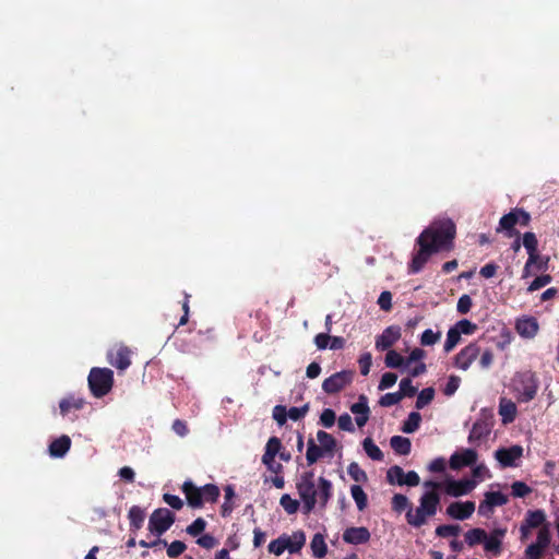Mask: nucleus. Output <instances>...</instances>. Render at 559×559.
Instances as JSON below:
<instances>
[{
    "label": "nucleus",
    "instance_id": "obj_30",
    "mask_svg": "<svg viewBox=\"0 0 559 559\" xmlns=\"http://www.w3.org/2000/svg\"><path fill=\"white\" fill-rule=\"evenodd\" d=\"M306 543V535L302 531H296L293 535H288V548L290 554H295L301 550Z\"/></svg>",
    "mask_w": 559,
    "mask_h": 559
},
{
    "label": "nucleus",
    "instance_id": "obj_54",
    "mask_svg": "<svg viewBox=\"0 0 559 559\" xmlns=\"http://www.w3.org/2000/svg\"><path fill=\"white\" fill-rule=\"evenodd\" d=\"M461 383V378L457 376H450L448 382L443 389V394L445 396H452L459 389Z\"/></svg>",
    "mask_w": 559,
    "mask_h": 559
},
{
    "label": "nucleus",
    "instance_id": "obj_14",
    "mask_svg": "<svg viewBox=\"0 0 559 559\" xmlns=\"http://www.w3.org/2000/svg\"><path fill=\"white\" fill-rule=\"evenodd\" d=\"M478 454L473 449H464L454 452L449 461L451 469L457 471L465 466H472L477 462Z\"/></svg>",
    "mask_w": 559,
    "mask_h": 559
},
{
    "label": "nucleus",
    "instance_id": "obj_43",
    "mask_svg": "<svg viewBox=\"0 0 559 559\" xmlns=\"http://www.w3.org/2000/svg\"><path fill=\"white\" fill-rule=\"evenodd\" d=\"M417 393V388L413 385L409 378H403L400 382V391L402 400L404 397H413Z\"/></svg>",
    "mask_w": 559,
    "mask_h": 559
},
{
    "label": "nucleus",
    "instance_id": "obj_8",
    "mask_svg": "<svg viewBox=\"0 0 559 559\" xmlns=\"http://www.w3.org/2000/svg\"><path fill=\"white\" fill-rule=\"evenodd\" d=\"M107 361L119 371H124L131 365V349L123 345H117L107 352Z\"/></svg>",
    "mask_w": 559,
    "mask_h": 559
},
{
    "label": "nucleus",
    "instance_id": "obj_64",
    "mask_svg": "<svg viewBox=\"0 0 559 559\" xmlns=\"http://www.w3.org/2000/svg\"><path fill=\"white\" fill-rule=\"evenodd\" d=\"M545 549L536 544H531L525 549V557L527 559H540Z\"/></svg>",
    "mask_w": 559,
    "mask_h": 559
},
{
    "label": "nucleus",
    "instance_id": "obj_45",
    "mask_svg": "<svg viewBox=\"0 0 559 559\" xmlns=\"http://www.w3.org/2000/svg\"><path fill=\"white\" fill-rule=\"evenodd\" d=\"M166 548L169 558H177L185 552L187 545L181 540H174L170 544L167 543Z\"/></svg>",
    "mask_w": 559,
    "mask_h": 559
},
{
    "label": "nucleus",
    "instance_id": "obj_27",
    "mask_svg": "<svg viewBox=\"0 0 559 559\" xmlns=\"http://www.w3.org/2000/svg\"><path fill=\"white\" fill-rule=\"evenodd\" d=\"M307 445L306 460L308 465L314 464L320 457L326 454V452L318 445L313 439H309Z\"/></svg>",
    "mask_w": 559,
    "mask_h": 559
},
{
    "label": "nucleus",
    "instance_id": "obj_33",
    "mask_svg": "<svg viewBox=\"0 0 559 559\" xmlns=\"http://www.w3.org/2000/svg\"><path fill=\"white\" fill-rule=\"evenodd\" d=\"M421 423V415L418 412L409 413L407 419L403 423L401 430L404 433H413L415 432Z\"/></svg>",
    "mask_w": 559,
    "mask_h": 559
},
{
    "label": "nucleus",
    "instance_id": "obj_57",
    "mask_svg": "<svg viewBox=\"0 0 559 559\" xmlns=\"http://www.w3.org/2000/svg\"><path fill=\"white\" fill-rule=\"evenodd\" d=\"M287 409L283 405H276L273 408V418L280 425L283 426L287 421Z\"/></svg>",
    "mask_w": 559,
    "mask_h": 559
},
{
    "label": "nucleus",
    "instance_id": "obj_49",
    "mask_svg": "<svg viewBox=\"0 0 559 559\" xmlns=\"http://www.w3.org/2000/svg\"><path fill=\"white\" fill-rule=\"evenodd\" d=\"M350 411L352 413L356 414V415H366V414H370V408L368 406V399L366 395H360L359 399H358V402L353 404L350 406Z\"/></svg>",
    "mask_w": 559,
    "mask_h": 559
},
{
    "label": "nucleus",
    "instance_id": "obj_60",
    "mask_svg": "<svg viewBox=\"0 0 559 559\" xmlns=\"http://www.w3.org/2000/svg\"><path fill=\"white\" fill-rule=\"evenodd\" d=\"M337 424H338V428L341 430L348 431V432L355 431V427H354L352 417L347 413L342 414L338 417Z\"/></svg>",
    "mask_w": 559,
    "mask_h": 559
},
{
    "label": "nucleus",
    "instance_id": "obj_38",
    "mask_svg": "<svg viewBox=\"0 0 559 559\" xmlns=\"http://www.w3.org/2000/svg\"><path fill=\"white\" fill-rule=\"evenodd\" d=\"M461 533L459 524H442L437 526L436 535L441 538L456 537Z\"/></svg>",
    "mask_w": 559,
    "mask_h": 559
},
{
    "label": "nucleus",
    "instance_id": "obj_26",
    "mask_svg": "<svg viewBox=\"0 0 559 559\" xmlns=\"http://www.w3.org/2000/svg\"><path fill=\"white\" fill-rule=\"evenodd\" d=\"M522 243L526 249L528 258H538V240L534 233L526 231L523 234Z\"/></svg>",
    "mask_w": 559,
    "mask_h": 559
},
{
    "label": "nucleus",
    "instance_id": "obj_51",
    "mask_svg": "<svg viewBox=\"0 0 559 559\" xmlns=\"http://www.w3.org/2000/svg\"><path fill=\"white\" fill-rule=\"evenodd\" d=\"M440 332H433L431 329H427L421 334L420 344L423 346L435 345L440 340Z\"/></svg>",
    "mask_w": 559,
    "mask_h": 559
},
{
    "label": "nucleus",
    "instance_id": "obj_37",
    "mask_svg": "<svg viewBox=\"0 0 559 559\" xmlns=\"http://www.w3.org/2000/svg\"><path fill=\"white\" fill-rule=\"evenodd\" d=\"M350 493L357 504L358 510H365L368 504V498L364 489L359 485H353L350 487Z\"/></svg>",
    "mask_w": 559,
    "mask_h": 559
},
{
    "label": "nucleus",
    "instance_id": "obj_12",
    "mask_svg": "<svg viewBox=\"0 0 559 559\" xmlns=\"http://www.w3.org/2000/svg\"><path fill=\"white\" fill-rule=\"evenodd\" d=\"M523 455V448L519 444L510 448H500L495 452V457L501 467L516 466V461Z\"/></svg>",
    "mask_w": 559,
    "mask_h": 559
},
{
    "label": "nucleus",
    "instance_id": "obj_34",
    "mask_svg": "<svg viewBox=\"0 0 559 559\" xmlns=\"http://www.w3.org/2000/svg\"><path fill=\"white\" fill-rule=\"evenodd\" d=\"M312 554L317 558H323L328 552V547L324 537L321 534H316L310 544Z\"/></svg>",
    "mask_w": 559,
    "mask_h": 559
},
{
    "label": "nucleus",
    "instance_id": "obj_19",
    "mask_svg": "<svg viewBox=\"0 0 559 559\" xmlns=\"http://www.w3.org/2000/svg\"><path fill=\"white\" fill-rule=\"evenodd\" d=\"M520 222L518 209L512 210L508 214H504L499 221V227L497 231L504 230L508 237L519 235V231L514 229V226Z\"/></svg>",
    "mask_w": 559,
    "mask_h": 559
},
{
    "label": "nucleus",
    "instance_id": "obj_50",
    "mask_svg": "<svg viewBox=\"0 0 559 559\" xmlns=\"http://www.w3.org/2000/svg\"><path fill=\"white\" fill-rule=\"evenodd\" d=\"M460 335H471L477 330V325L467 319H462L454 325Z\"/></svg>",
    "mask_w": 559,
    "mask_h": 559
},
{
    "label": "nucleus",
    "instance_id": "obj_63",
    "mask_svg": "<svg viewBox=\"0 0 559 559\" xmlns=\"http://www.w3.org/2000/svg\"><path fill=\"white\" fill-rule=\"evenodd\" d=\"M335 419H336L335 413L331 408H325L321 413L320 421L326 428L332 427L334 425V423H335Z\"/></svg>",
    "mask_w": 559,
    "mask_h": 559
},
{
    "label": "nucleus",
    "instance_id": "obj_53",
    "mask_svg": "<svg viewBox=\"0 0 559 559\" xmlns=\"http://www.w3.org/2000/svg\"><path fill=\"white\" fill-rule=\"evenodd\" d=\"M409 506L408 498L402 493H395L392 498V509L396 512L404 511Z\"/></svg>",
    "mask_w": 559,
    "mask_h": 559
},
{
    "label": "nucleus",
    "instance_id": "obj_4",
    "mask_svg": "<svg viewBox=\"0 0 559 559\" xmlns=\"http://www.w3.org/2000/svg\"><path fill=\"white\" fill-rule=\"evenodd\" d=\"M187 503L193 509H200L205 502L215 503L221 495L219 488L214 484L198 487L192 480H186L181 486Z\"/></svg>",
    "mask_w": 559,
    "mask_h": 559
},
{
    "label": "nucleus",
    "instance_id": "obj_28",
    "mask_svg": "<svg viewBox=\"0 0 559 559\" xmlns=\"http://www.w3.org/2000/svg\"><path fill=\"white\" fill-rule=\"evenodd\" d=\"M486 531L484 528L475 527L471 528L464 534L465 543L469 547H474L479 544H484L486 539Z\"/></svg>",
    "mask_w": 559,
    "mask_h": 559
},
{
    "label": "nucleus",
    "instance_id": "obj_6",
    "mask_svg": "<svg viewBox=\"0 0 559 559\" xmlns=\"http://www.w3.org/2000/svg\"><path fill=\"white\" fill-rule=\"evenodd\" d=\"M175 514L167 508H158L153 511L148 520V531L160 537L175 523Z\"/></svg>",
    "mask_w": 559,
    "mask_h": 559
},
{
    "label": "nucleus",
    "instance_id": "obj_61",
    "mask_svg": "<svg viewBox=\"0 0 559 559\" xmlns=\"http://www.w3.org/2000/svg\"><path fill=\"white\" fill-rule=\"evenodd\" d=\"M550 538L551 537L548 527L544 526L538 531L537 540L535 544L546 549L550 544Z\"/></svg>",
    "mask_w": 559,
    "mask_h": 559
},
{
    "label": "nucleus",
    "instance_id": "obj_1",
    "mask_svg": "<svg viewBox=\"0 0 559 559\" xmlns=\"http://www.w3.org/2000/svg\"><path fill=\"white\" fill-rule=\"evenodd\" d=\"M455 236L456 225L452 219L433 221L416 239L418 249L414 252L408 264V273H419L431 255L442 251H451L454 248Z\"/></svg>",
    "mask_w": 559,
    "mask_h": 559
},
{
    "label": "nucleus",
    "instance_id": "obj_3",
    "mask_svg": "<svg viewBox=\"0 0 559 559\" xmlns=\"http://www.w3.org/2000/svg\"><path fill=\"white\" fill-rule=\"evenodd\" d=\"M440 495L436 491H425L419 499V507L415 510L409 508L406 513V521L413 527H421L427 519L436 515L440 506Z\"/></svg>",
    "mask_w": 559,
    "mask_h": 559
},
{
    "label": "nucleus",
    "instance_id": "obj_22",
    "mask_svg": "<svg viewBox=\"0 0 559 559\" xmlns=\"http://www.w3.org/2000/svg\"><path fill=\"white\" fill-rule=\"evenodd\" d=\"M499 414L502 417L503 424H510L515 419L516 405L511 400L502 397L499 404Z\"/></svg>",
    "mask_w": 559,
    "mask_h": 559
},
{
    "label": "nucleus",
    "instance_id": "obj_58",
    "mask_svg": "<svg viewBox=\"0 0 559 559\" xmlns=\"http://www.w3.org/2000/svg\"><path fill=\"white\" fill-rule=\"evenodd\" d=\"M472 305H473L472 298L466 294L462 295L457 300V305H456L457 312H460L461 314H465V313L469 312Z\"/></svg>",
    "mask_w": 559,
    "mask_h": 559
},
{
    "label": "nucleus",
    "instance_id": "obj_39",
    "mask_svg": "<svg viewBox=\"0 0 559 559\" xmlns=\"http://www.w3.org/2000/svg\"><path fill=\"white\" fill-rule=\"evenodd\" d=\"M433 397H435V389L433 388L430 386V388L423 389L417 395L415 407L417 409H423L424 407H426L427 405H429L432 402Z\"/></svg>",
    "mask_w": 559,
    "mask_h": 559
},
{
    "label": "nucleus",
    "instance_id": "obj_24",
    "mask_svg": "<svg viewBox=\"0 0 559 559\" xmlns=\"http://www.w3.org/2000/svg\"><path fill=\"white\" fill-rule=\"evenodd\" d=\"M390 445L399 455H408L412 450V442L408 438L402 436H393Z\"/></svg>",
    "mask_w": 559,
    "mask_h": 559
},
{
    "label": "nucleus",
    "instance_id": "obj_29",
    "mask_svg": "<svg viewBox=\"0 0 559 559\" xmlns=\"http://www.w3.org/2000/svg\"><path fill=\"white\" fill-rule=\"evenodd\" d=\"M317 439L320 442V447L326 452V454H332L336 447V439L329 432L324 430H319L317 432Z\"/></svg>",
    "mask_w": 559,
    "mask_h": 559
},
{
    "label": "nucleus",
    "instance_id": "obj_23",
    "mask_svg": "<svg viewBox=\"0 0 559 559\" xmlns=\"http://www.w3.org/2000/svg\"><path fill=\"white\" fill-rule=\"evenodd\" d=\"M128 519L130 521V531H139L143 526L145 520L144 509L139 506H132L128 512Z\"/></svg>",
    "mask_w": 559,
    "mask_h": 559
},
{
    "label": "nucleus",
    "instance_id": "obj_9",
    "mask_svg": "<svg viewBox=\"0 0 559 559\" xmlns=\"http://www.w3.org/2000/svg\"><path fill=\"white\" fill-rule=\"evenodd\" d=\"M353 380V372L343 370L326 378L322 383V390L328 394H335L346 388Z\"/></svg>",
    "mask_w": 559,
    "mask_h": 559
},
{
    "label": "nucleus",
    "instance_id": "obj_13",
    "mask_svg": "<svg viewBox=\"0 0 559 559\" xmlns=\"http://www.w3.org/2000/svg\"><path fill=\"white\" fill-rule=\"evenodd\" d=\"M474 511V501H454L448 506L445 513L453 520L464 521L469 519Z\"/></svg>",
    "mask_w": 559,
    "mask_h": 559
},
{
    "label": "nucleus",
    "instance_id": "obj_21",
    "mask_svg": "<svg viewBox=\"0 0 559 559\" xmlns=\"http://www.w3.org/2000/svg\"><path fill=\"white\" fill-rule=\"evenodd\" d=\"M489 433H490L489 425L485 420L478 419L473 424V427L468 435V442L469 443L480 442Z\"/></svg>",
    "mask_w": 559,
    "mask_h": 559
},
{
    "label": "nucleus",
    "instance_id": "obj_10",
    "mask_svg": "<svg viewBox=\"0 0 559 559\" xmlns=\"http://www.w3.org/2000/svg\"><path fill=\"white\" fill-rule=\"evenodd\" d=\"M477 486L475 479H448L444 483V492L451 497H461L472 492Z\"/></svg>",
    "mask_w": 559,
    "mask_h": 559
},
{
    "label": "nucleus",
    "instance_id": "obj_62",
    "mask_svg": "<svg viewBox=\"0 0 559 559\" xmlns=\"http://www.w3.org/2000/svg\"><path fill=\"white\" fill-rule=\"evenodd\" d=\"M378 305L382 310L390 311L392 309V294L389 290L382 292L378 298Z\"/></svg>",
    "mask_w": 559,
    "mask_h": 559
},
{
    "label": "nucleus",
    "instance_id": "obj_59",
    "mask_svg": "<svg viewBox=\"0 0 559 559\" xmlns=\"http://www.w3.org/2000/svg\"><path fill=\"white\" fill-rule=\"evenodd\" d=\"M397 376L393 372H385L379 383V390H386L395 384Z\"/></svg>",
    "mask_w": 559,
    "mask_h": 559
},
{
    "label": "nucleus",
    "instance_id": "obj_18",
    "mask_svg": "<svg viewBox=\"0 0 559 559\" xmlns=\"http://www.w3.org/2000/svg\"><path fill=\"white\" fill-rule=\"evenodd\" d=\"M538 322L533 317H524L515 323V330L524 338H533L538 332Z\"/></svg>",
    "mask_w": 559,
    "mask_h": 559
},
{
    "label": "nucleus",
    "instance_id": "obj_47",
    "mask_svg": "<svg viewBox=\"0 0 559 559\" xmlns=\"http://www.w3.org/2000/svg\"><path fill=\"white\" fill-rule=\"evenodd\" d=\"M552 277L549 274H542L537 276L527 287V293H533L535 290H538L549 283H551Z\"/></svg>",
    "mask_w": 559,
    "mask_h": 559
},
{
    "label": "nucleus",
    "instance_id": "obj_17",
    "mask_svg": "<svg viewBox=\"0 0 559 559\" xmlns=\"http://www.w3.org/2000/svg\"><path fill=\"white\" fill-rule=\"evenodd\" d=\"M370 532L367 527H348L343 533V540L352 545H360L369 542Z\"/></svg>",
    "mask_w": 559,
    "mask_h": 559
},
{
    "label": "nucleus",
    "instance_id": "obj_56",
    "mask_svg": "<svg viewBox=\"0 0 559 559\" xmlns=\"http://www.w3.org/2000/svg\"><path fill=\"white\" fill-rule=\"evenodd\" d=\"M309 411V404H305L304 406L301 407H290L288 411H287V414H288V417L292 419V420H299L301 418H304L306 416V414L308 413Z\"/></svg>",
    "mask_w": 559,
    "mask_h": 559
},
{
    "label": "nucleus",
    "instance_id": "obj_36",
    "mask_svg": "<svg viewBox=\"0 0 559 559\" xmlns=\"http://www.w3.org/2000/svg\"><path fill=\"white\" fill-rule=\"evenodd\" d=\"M362 447L367 455L373 460V461H382L383 460V452L380 450V448L372 441L371 438H366L362 441Z\"/></svg>",
    "mask_w": 559,
    "mask_h": 559
},
{
    "label": "nucleus",
    "instance_id": "obj_32",
    "mask_svg": "<svg viewBox=\"0 0 559 559\" xmlns=\"http://www.w3.org/2000/svg\"><path fill=\"white\" fill-rule=\"evenodd\" d=\"M546 521V514L543 510H534L527 511L524 523H526L532 528H537L544 524Z\"/></svg>",
    "mask_w": 559,
    "mask_h": 559
},
{
    "label": "nucleus",
    "instance_id": "obj_41",
    "mask_svg": "<svg viewBox=\"0 0 559 559\" xmlns=\"http://www.w3.org/2000/svg\"><path fill=\"white\" fill-rule=\"evenodd\" d=\"M280 504L286 511L287 514H295L300 507L299 501L293 499L288 493H285L281 497Z\"/></svg>",
    "mask_w": 559,
    "mask_h": 559
},
{
    "label": "nucleus",
    "instance_id": "obj_15",
    "mask_svg": "<svg viewBox=\"0 0 559 559\" xmlns=\"http://www.w3.org/2000/svg\"><path fill=\"white\" fill-rule=\"evenodd\" d=\"M401 337V328L390 325L376 338V348L378 350L390 349Z\"/></svg>",
    "mask_w": 559,
    "mask_h": 559
},
{
    "label": "nucleus",
    "instance_id": "obj_42",
    "mask_svg": "<svg viewBox=\"0 0 559 559\" xmlns=\"http://www.w3.org/2000/svg\"><path fill=\"white\" fill-rule=\"evenodd\" d=\"M461 341V335L454 329V326L450 328L447 334V340L443 346L445 353H450Z\"/></svg>",
    "mask_w": 559,
    "mask_h": 559
},
{
    "label": "nucleus",
    "instance_id": "obj_20",
    "mask_svg": "<svg viewBox=\"0 0 559 559\" xmlns=\"http://www.w3.org/2000/svg\"><path fill=\"white\" fill-rule=\"evenodd\" d=\"M71 448V439L67 435L55 439L48 448L49 455L52 457H63Z\"/></svg>",
    "mask_w": 559,
    "mask_h": 559
},
{
    "label": "nucleus",
    "instance_id": "obj_35",
    "mask_svg": "<svg viewBox=\"0 0 559 559\" xmlns=\"http://www.w3.org/2000/svg\"><path fill=\"white\" fill-rule=\"evenodd\" d=\"M384 362H385V366L388 368H403V367H407L405 358L400 353H397L394 349H389L388 350V353L385 355Z\"/></svg>",
    "mask_w": 559,
    "mask_h": 559
},
{
    "label": "nucleus",
    "instance_id": "obj_5",
    "mask_svg": "<svg viewBox=\"0 0 559 559\" xmlns=\"http://www.w3.org/2000/svg\"><path fill=\"white\" fill-rule=\"evenodd\" d=\"M88 388L95 397L107 395L114 385V372L109 368L93 367L87 377Z\"/></svg>",
    "mask_w": 559,
    "mask_h": 559
},
{
    "label": "nucleus",
    "instance_id": "obj_46",
    "mask_svg": "<svg viewBox=\"0 0 559 559\" xmlns=\"http://www.w3.org/2000/svg\"><path fill=\"white\" fill-rule=\"evenodd\" d=\"M404 471L401 466L394 465L390 467L386 472V479L390 484H397L400 486V481L404 479Z\"/></svg>",
    "mask_w": 559,
    "mask_h": 559
},
{
    "label": "nucleus",
    "instance_id": "obj_16",
    "mask_svg": "<svg viewBox=\"0 0 559 559\" xmlns=\"http://www.w3.org/2000/svg\"><path fill=\"white\" fill-rule=\"evenodd\" d=\"M504 528H495L490 535L486 534V539L484 540V549L486 552L491 554L497 557L502 551V537L506 535Z\"/></svg>",
    "mask_w": 559,
    "mask_h": 559
},
{
    "label": "nucleus",
    "instance_id": "obj_55",
    "mask_svg": "<svg viewBox=\"0 0 559 559\" xmlns=\"http://www.w3.org/2000/svg\"><path fill=\"white\" fill-rule=\"evenodd\" d=\"M401 400L402 397L399 392L386 393L380 397L379 404L383 407H390L397 404Z\"/></svg>",
    "mask_w": 559,
    "mask_h": 559
},
{
    "label": "nucleus",
    "instance_id": "obj_52",
    "mask_svg": "<svg viewBox=\"0 0 559 559\" xmlns=\"http://www.w3.org/2000/svg\"><path fill=\"white\" fill-rule=\"evenodd\" d=\"M512 496L515 498H524L528 493L532 492V488L527 486L524 481H514L511 486Z\"/></svg>",
    "mask_w": 559,
    "mask_h": 559
},
{
    "label": "nucleus",
    "instance_id": "obj_31",
    "mask_svg": "<svg viewBox=\"0 0 559 559\" xmlns=\"http://www.w3.org/2000/svg\"><path fill=\"white\" fill-rule=\"evenodd\" d=\"M288 548V535L282 534L276 539H273L269 546L267 550L270 554H274L275 556H281Z\"/></svg>",
    "mask_w": 559,
    "mask_h": 559
},
{
    "label": "nucleus",
    "instance_id": "obj_48",
    "mask_svg": "<svg viewBox=\"0 0 559 559\" xmlns=\"http://www.w3.org/2000/svg\"><path fill=\"white\" fill-rule=\"evenodd\" d=\"M206 527V521L202 518L195 519L190 525L187 526V534L197 537L199 536Z\"/></svg>",
    "mask_w": 559,
    "mask_h": 559
},
{
    "label": "nucleus",
    "instance_id": "obj_7",
    "mask_svg": "<svg viewBox=\"0 0 559 559\" xmlns=\"http://www.w3.org/2000/svg\"><path fill=\"white\" fill-rule=\"evenodd\" d=\"M538 390V379L536 374L532 371L522 372L519 376V388L518 391L520 393V400L522 402L532 401Z\"/></svg>",
    "mask_w": 559,
    "mask_h": 559
},
{
    "label": "nucleus",
    "instance_id": "obj_11",
    "mask_svg": "<svg viewBox=\"0 0 559 559\" xmlns=\"http://www.w3.org/2000/svg\"><path fill=\"white\" fill-rule=\"evenodd\" d=\"M479 353L480 347L478 344L475 342L469 343L456 354L454 359L455 367L461 370H467L478 357Z\"/></svg>",
    "mask_w": 559,
    "mask_h": 559
},
{
    "label": "nucleus",
    "instance_id": "obj_2",
    "mask_svg": "<svg viewBox=\"0 0 559 559\" xmlns=\"http://www.w3.org/2000/svg\"><path fill=\"white\" fill-rule=\"evenodd\" d=\"M296 488L306 514L314 509L317 502L324 508L332 497V483L324 477H320L318 486H316L313 471L302 473L296 483Z\"/></svg>",
    "mask_w": 559,
    "mask_h": 559
},
{
    "label": "nucleus",
    "instance_id": "obj_40",
    "mask_svg": "<svg viewBox=\"0 0 559 559\" xmlns=\"http://www.w3.org/2000/svg\"><path fill=\"white\" fill-rule=\"evenodd\" d=\"M484 497L486 498L487 503L491 504L492 508L502 507L509 501L508 496L500 491H487Z\"/></svg>",
    "mask_w": 559,
    "mask_h": 559
},
{
    "label": "nucleus",
    "instance_id": "obj_44",
    "mask_svg": "<svg viewBox=\"0 0 559 559\" xmlns=\"http://www.w3.org/2000/svg\"><path fill=\"white\" fill-rule=\"evenodd\" d=\"M347 472L349 476L357 483H365L368 479L366 472L360 468L356 462H352L348 465Z\"/></svg>",
    "mask_w": 559,
    "mask_h": 559
},
{
    "label": "nucleus",
    "instance_id": "obj_25",
    "mask_svg": "<svg viewBox=\"0 0 559 559\" xmlns=\"http://www.w3.org/2000/svg\"><path fill=\"white\" fill-rule=\"evenodd\" d=\"M84 406V400L73 395L64 397L59 403L60 413L67 416L71 411H79Z\"/></svg>",
    "mask_w": 559,
    "mask_h": 559
}]
</instances>
